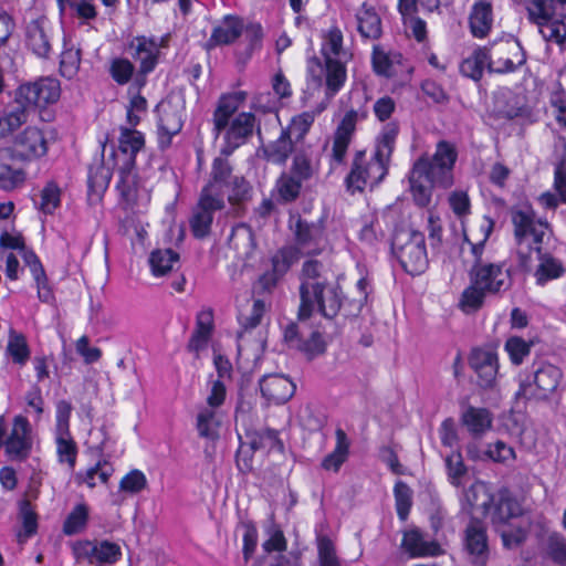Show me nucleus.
<instances>
[{"label": "nucleus", "instance_id": "79ce46f5", "mask_svg": "<svg viewBox=\"0 0 566 566\" xmlns=\"http://www.w3.org/2000/svg\"><path fill=\"white\" fill-rule=\"evenodd\" d=\"M61 96V84L55 77L45 76L38 80V108L55 104Z\"/></svg>", "mask_w": 566, "mask_h": 566}, {"label": "nucleus", "instance_id": "13d9d810", "mask_svg": "<svg viewBox=\"0 0 566 566\" xmlns=\"http://www.w3.org/2000/svg\"><path fill=\"white\" fill-rule=\"evenodd\" d=\"M300 250L293 247H285L279 250L272 258V269L283 276L289 269L298 260Z\"/></svg>", "mask_w": 566, "mask_h": 566}, {"label": "nucleus", "instance_id": "6e6552de", "mask_svg": "<svg viewBox=\"0 0 566 566\" xmlns=\"http://www.w3.org/2000/svg\"><path fill=\"white\" fill-rule=\"evenodd\" d=\"M391 249L401 268L410 275H419L427 270L429 261L422 232L412 229L396 231Z\"/></svg>", "mask_w": 566, "mask_h": 566}, {"label": "nucleus", "instance_id": "de8ad7c7", "mask_svg": "<svg viewBox=\"0 0 566 566\" xmlns=\"http://www.w3.org/2000/svg\"><path fill=\"white\" fill-rule=\"evenodd\" d=\"M322 54L325 60L346 59L347 53L343 50V34L338 28H332L328 31L322 48Z\"/></svg>", "mask_w": 566, "mask_h": 566}, {"label": "nucleus", "instance_id": "49530a36", "mask_svg": "<svg viewBox=\"0 0 566 566\" xmlns=\"http://www.w3.org/2000/svg\"><path fill=\"white\" fill-rule=\"evenodd\" d=\"M219 421L213 408H202L197 416V430L200 437L216 439L218 437Z\"/></svg>", "mask_w": 566, "mask_h": 566}, {"label": "nucleus", "instance_id": "37998d69", "mask_svg": "<svg viewBox=\"0 0 566 566\" xmlns=\"http://www.w3.org/2000/svg\"><path fill=\"white\" fill-rule=\"evenodd\" d=\"M303 182L291 172L282 174L275 186L280 200L284 203L294 201L300 196Z\"/></svg>", "mask_w": 566, "mask_h": 566}, {"label": "nucleus", "instance_id": "a19ab883", "mask_svg": "<svg viewBox=\"0 0 566 566\" xmlns=\"http://www.w3.org/2000/svg\"><path fill=\"white\" fill-rule=\"evenodd\" d=\"M358 31L363 38L376 40L381 35V20L370 9L361 10L357 14Z\"/></svg>", "mask_w": 566, "mask_h": 566}, {"label": "nucleus", "instance_id": "3c124183", "mask_svg": "<svg viewBox=\"0 0 566 566\" xmlns=\"http://www.w3.org/2000/svg\"><path fill=\"white\" fill-rule=\"evenodd\" d=\"M20 518L23 524V531L17 535L20 544L27 542L35 532V513L30 499H23L20 502Z\"/></svg>", "mask_w": 566, "mask_h": 566}, {"label": "nucleus", "instance_id": "7ed1b4c3", "mask_svg": "<svg viewBox=\"0 0 566 566\" xmlns=\"http://www.w3.org/2000/svg\"><path fill=\"white\" fill-rule=\"evenodd\" d=\"M398 132L397 124H387L377 137L374 155L369 159L365 150L355 151L350 171L345 178L348 191L354 193L365 188L373 189L385 179Z\"/></svg>", "mask_w": 566, "mask_h": 566}, {"label": "nucleus", "instance_id": "e433bc0d", "mask_svg": "<svg viewBox=\"0 0 566 566\" xmlns=\"http://www.w3.org/2000/svg\"><path fill=\"white\" fill-rule=\"evenodd\" d=\"M229 244L240 255L249 256L255 247L252 229L244 223L235 226L232 229L231 235L229 238Z\"/></svg>", "mask_w": 566, "mask_h": 566}, {"label": "nucleus", "instance_id": "6e6d98bb", "mask_svg": "<svg viewBox=\"0 0 566 566\" xmlns=\"http://www.w3.org/2000/svg\"><path fill=\"white\" fill-rule=\"evenodd\" d=\"M530 20L539 25V22H545L553 19L554 15V1L553 0H528L526 3Z\"/></svg>", "mask_w": 566, "mask_h": 566}, {"label": "nucleus", "instance_id": "cd10ccee", "mask_svg": "<svg viewBox=\"0 0 566 566\" xmlns=\"http://www.w3.org/2000/svg\"><path fill=\"white\" fill-rule=\"evenodd\" d=\"M266 313V304L264 300H254L252 305L242 310L239 313L238 322L240 329L238 331L239 349L245 342V336L255 329L262 322L264 314Z\"/></svg>", "mask_w": 566, "mask_h": 566}, {"label": "nucleus", "instance_id": "2f4dec72", "mask_svg": "<svg viewBox=\"0 0 566 566\" xmlns=\"http://www.w3.org/2000/svg\"><path fill=\"white\" fill-rule=\"evenodd\" d=\"M492 7L486 1L474 3L470 13L469 23L472 34L475 38H484L492 28Z\"/></svg>", "mask_w": 566, "mask_h": 566}, {"label": "nucleus", "instance_id": "c03bdc74", "mask_svg": "<svg viewBox=\"0 0 566 566\" xmlns=\"http://www.w3.org/2000/svg\"><path fill=\"white\" fill-rule=\"evenodd\" d=\"M539 33L547 42H553L562 49H566V23L563 20L551 19L539 22Z\"/></svg>", "mask_w": 566, "mask_h": 566}, {"label": "nucleus", "instance_id": "bb28decb", "mask_svg": "<svg viewBox=\"0 0 566 566\" xmlns=\"http://www.w3.org/2000/svg\"><path fill=\"white\" fill-rule=\"evenodd\" d=\"M493 502V496L488 491L485 483L475 481L463 492L461 500L462 509L470 514L480 513L485 515Z\"/></svg>", "mask_w": 566, "mask_h": 566}, {"label": "nucleus", "instance_id": "69168bd1", "mask_svg": "<svg viewBox=\"0 0 566 566\" xmlns=\"http://www.w3.org/2000/svg\"><path fill=\"white\" fill-rule=\"evenodd\" d=\"M147 486L146 475L139 470H132L119 482V490L130 494L142 492Z\"/></svg>", "mask_w": 566, "mask_h": 566}, {"label": "nucleus", "instance_id": "aec40b11", "mask_svg": "<svg viewBox=\"0 0 566 566\" xmlns=\"http://www.w3.org/2000/svg\"><path fill=\"white\" fill-rule=\"evenodd\" d=\"M296 248L303 254H319L325 247L323 229L314 223L297 219L294 229Z\"/></svg>", "mask_w": 566, "mask_h": 566}, {"label": "nucleus", "instance_id": "5fc2aeb1", "mask_svg": "<svg viewBox=\"0 0 566 566\" xmlns=\"http://www.w3.org/2000/svg\"><path fill=\"white\" fill-rule=\"evenodd\" d=\"M61 188L54 181H49L41 190L40 210L44 214H52L61 205Z\"/></svg>", "mask_w": 566, "mask_h": 566}, {"label": "nucleus", "instance_id": "4468645a", "mask_svg": "<svg viewBox=\"0 0 566 566\" xmlns=\"http://www.w3.org/2000/svg\"><path fill=\"white\" fill-rule=\"evenodd\" d=\"M526 61L525 53L520 42L506 40L494 45L489 60V72L510 73L522 66Z\"/></svg>", "mask_w": 566, "mask_h": 566}, {"label": "nucleus", "instance_id": "7c9ffc66", "mask_svg": "<svg viewBox=\"0 0 566 566\" xmlns=\"http://www.w3.org/2000/svg\"><path fill=\"white\" fill-rule=\"evenodd\" d=\"M113 473V465L107 460L101 459L93 467L76 472L74 474V482L77 485L85 484L90 489H94L96 486V479H98L101 483L106 484Z\"/></svg>", "mask_w": 566, "mask_h": 566}, {"label": "nucleus", "instance_id": "473e14b6", "mask_svg": "<svg viewBox=\"0 0 566 566\" xmlns=\"http://www.w3.org/2000/svg\"><path fill=\"white\" fill-rule=\"evenodd\" d=\"M293 150V140L290 132L282 129L280 136L263 146L264 158L273 164L284 165Z\"/></svg>", "mask_w": 566, "mask_h": 566}, {"label": "nucleus", "instance_id": "72a5a7b5", "mask_svg": "<svg viewBox=\"0 0 566 566\" xmlns=\"http://www.w3.org/2000/svg\"><path fill=\"white\" fill-rule=\"evenodd\" d=\"M326 106L327 102H321L313 109L305 111L294 116L290 126L284 129L290 132V135L295 138V142L302 140L310 132L315 118L325 111Z\"/></svg>", "mask_w": 566, "mask_h": 566}, {"label": "nucleus", "instance_id": "603ef678", "mask_svg": "<svg viewBox=\"0 0 566 566\" xmlns=\"http://www.w3.org/2000/svg\"><path fill=\"white\" fill-rule=\"evenodd\" d=\"M88 520V509L85 504H77L71 513L67 515L64 525L63 532L66 535H75L81 533Z\"/></svg>", "mask_w": 566, "mask_h": 566}, {"label": "nucleus", "instance_id": "09e8293b", "mask_svg": "<svg viewBox=\"0 0 566 566\" xmlns=\"http://www.w3.org/2000/svg\"><path fill=\"white\" fill-rule=\"evenodd\" d=\"M7 353L13 363L19 365L25 364L30 357V349L25 337L22 334L11 331L7 345Z\"/></svg>", "mask_w": 566, "mask_h": 566}, {"label": "nucleus", "instance_id": "0e129e2a", "mask_svg": "<svg viewBox=\"0 0 566 566\" xmlns=\"http://www.w3.org/2000/svg\"><path fill=\"white\" fill-rule=\"evenodd\" d=\"M385 233L379 224L377 217L369 216L365 218L364 224L359 231V239L367 244H375L382 240Z\"/></svg>", "mask_w": 566, "mask_h": 566}, {"label": "nucleus", "instance_id": "ddd939ff", "mask_svg": "<svg viewBox=\"0 0 566 566\" xmlns=\"http://www.w3.org/2000/svg\"><path fill=\"white\" fill-rule=\"evenodd\" d=\"M312 76L322 85L321 73H325V96L326 101L333 98L344 86L347 77L345 60L328 59L325 60V66L318 60H313L308 67Z\"/></svg>", "mask_w": 566, "mask_h": 566}, {"label": "nucleus", "instance_id": "423d86ee", "mask_svg": "<svg viewBox=\"0 0 566 566\" xmlns=\"http://www.w3.org/2000/svg\"><path fill=\"white\" fill-rule=\"evenodd\" d=\"M511 219L516 244L514 271L531 273L534 254L548 248L552 230L547 221L536 219L531 208L513 209Z\"/></svg>", "mask_w": 566, "mask_h": 566}, {"label": "nucleus", "instance_id": "5701e85b", "mask_svg": "<svg viewBox=\"0 0 566 566\" xmlns=\"http://www.w3.org/2000/svg\"><path fill=\"white\" fill-rule=\"evenodd\" d=\"M465 548L476 564L483 565L489 556L488 536L484 524L479 520H471L465 528Z\"/></svg>", "mask_w": 566, "mask_h": 566}, {"label": "nucleus", "instance_id": "9d476101", "mask_svg": "<svg viewBox=\"0 0 566 566\" xmlns=\"http://www.w3.org/2000/svg\"><path fill=\"white\" fill-rule=\"evenodd\" d=\"M166 46V39L155 36L137 35L132 38L125 45V52L138 63L134 83L130 90L139 92L147 83V75L155 71L160 59V49Z\"/></svg>", "mask_w": 566, "mask_h": 566}, {"label": "nucleus", "instance_id": "dca6fc26", "mask_svg": "<svg viewBox=\"0 0 566 566\" xmlns=\"http://www.w3.org/2000/svg\"><path fill=\"white\" fill-rule=\"evenodd\" d=\"M32 427L23 416H17L7 439H2L7 455L11 460H23L32 450Z\"/></svg>", "mask_w": 566, "mask_h": 566}, {"label": "nucleus", "instance_id": "2eb2a0df", "mask_svg": "<svg viewBox=\"0 0 566 566\" xmlns=\"http://www.w3.org/2000/svg\"><path fill=\"white\" fill-rule=\"evenodd\" d=\"M224 199H214L200 193L189 219V226L193 237L197 239L208 237L211 231L214 212L224 209Z\"/></svg>", "mask_w": 566, "mask_h": 566}, {"label": "nucleus", "instance_id": "0eeeda50", "mask_svg": "<svg viewBox=\"0 0 566 566\" xmlns=\"http://www.w3.org/2000/svg\"><path fill=\"white\" fill-rule=\"evenodd\" d=\"M233 207H239L252 198V186L242 175L234 174L229 156L219 155L211 164L209 178L200 193L211 198L224 199Z\"/></svg>", "mask_w": 566, "mask_h": 566}, {"label": "nucleus", "instance_id": "f704fd0d", "mask_svg": "<svg viewBox=\"0 0 566 566\" xmlns=\"http://www.w3.org/2000/svg\"><path fill=\"white\" fill-rule=\"evenodd\" d=\"M490 53L486 48H479L473 53L464 59L460 64V72L462 75L479 81L485 67L489 69Z\"/></svg>", "mask_w": 566, "mask_h": 566}, {"label": "nucleus", "instance_id": "c9c22d12", "mask_svg": "<svg viewBox=\"0 0 566 566\" xmlns=\"http://www.w3.org/2000/svg\"><path fill=\"white\" fill-rule=\"evenodd\" d=\"M336 446L333 452L327 454L323 462L322 467L325 470L338 471L342 464L346 461L349 452V440L345 431L340 428L336 429Z\"/></svg>", "mask_w": 566, "mask_h": 566}, {"label": "nucleus", "instance_id": "1a4fd4ad", "mask_svg": "<svg viewBox=\"0 0 566 566\" xmlns=\"http://www.w3.org/2000/svg\"><path fill=\"white\" fill-rule=\"evenodd\" d=\"M562 379L563 371L559 367L546 361L533 364L532 374L520 381L516 397L525 400H547L558 391Z\"/></svg>", "mask_w": 566, "mask_h": 566}, {"label": "nucleus", "instance_id": "4d7b16f0", "mask_svg": "<svg viewBox=\"0 0 566 566\" xmlns=\"http://www.w3.org/2000/svg\"><path fill=\"white\" fill-rule=\"evenodd\" d=\"M446 468L450 483L457 488L461 486V479L467 474L468 469L459 451H453L446 457Z\"/></svg>", "mask_w": 566, "mask_h": 566}, {"label": "nucleus", "instance_id": "f03ea898", "mask_svg": "<svg viewBox=\"0 0 566 566\" xmlns=\"http://www.w3.org/2000/svg\"><path fill=\"white\" fill-rule=\"evenodd\" d=\"M458 158L455 147L441 140L431 158L420 157L409 175L410 191L419 207L430 203L434 186L449 188L453 185V167Z\"/></svg>", "mask_w": 566, "mask_h": 566}, {"label": "nucleus", "instance_id": "4be33fe9", "mask_svg": "<svg viewBox=\"0 0 566 566\" xmlns=\"http://www.w3.org/2000/svg\"><path fill=\"white\" fill-rule=\"evenodd\" d=\"M260 390L270 403L280 405L293 397L295 385L283 375L273 374L260 380Z\"/></svg>", "mask_w": 566, "mask_h": 566}, {"label": "nucleus", "instance_id": "864d4df0", "mask_svg": "<svg viewBox=\"0 0 566 566\" xmlns=\"http://www.w3.org/2000/svg\"><path fill=\"white\" fill-rule=\"evenodd\" d=\"M13 149L21 158H30L35 154V127L28 126L13 139Z\"/></svg>", "mask_w": 566, "mask_h": 566}, {"label": "nucleus", "instance_id": "338daca9", "mask_svg": "<svg viewBox=\"0 0 566 566\" xmlns=\"http://www.w3.org/2000/svg\"><path fill=\"white\" fill-rule=\"evenodd\" d=\"M317 549L321 566H340L335 545L328 537L322 536L318 538Z\"/></svg>", "mask_w": 566, "mask_h": 566}, {"label": "nucleus", "instance_id": "4c0bfd02", "mask_svg": "<svg viewBox=\"0 0 566 566\" xmlns=\"http://www.w3.org/2000/svg\"><path fill=\"white\" fill-rule=\"evenodd\" d=\"M178 262L179 254L171 249H157L149 256V264L155 276L167 274Z\"/></svg>", "mask_w": 566, "mask_h": 566}, {"label": "nucleus", "instance_id": "774afa93", "mask_svg": "<svg viewBox=\"0 0 566 566\" xmlns=\"http://www.w3.org/2000/svg\"><path fill=\"white\" fill-rule=\"evenodd\" d=\"M485 458L494 462L505 463L515 459V451L503 441L490 443L484 451Z\"/></svg>", "mask_w": 566, "mask_h": 566}, {"label": "nucleus", "instance_id": "c756f323", "mask_svg": "<svg viewBox=\"0 0 566 566\" xmlns=\"http://www.w3.org/2000/svg\"><path fill=\"white\" fill-rule=\"evenodd\" d=\"M461 422L472 437L480 438L491 429L493 418L488 409L469 406L461 415Z\"/></svg>", "mask_w": 566, "mask_h": 566}, {"label": "nucleus", "instance_id": "20e7f679", "mask_svg": "<svg viewBox=\"0 0 566 566\" xmlns=\"http://www.w3.org/2000/svg\"><path fill=\"white\" fill-rule=\"evenodd\" d=\"M248 93L235 91L220 96L212 115L213 133L219 136L222 132L223 144L221 155L231 156L235 149L244 145L253 135L256 118L253 113L242 112L233 117L245 102Z\"/></svg>", "mask_w": 566, "mask_h": 566}, {"label": "nucleus", "instance_id": "bf43d9fd", "mask_svg": "<svg viewBox=\"0 0 566 566\" xmlns=\"http://www.w3.org/2000/svg\"><path fill=\"white\" fill-rule=\"evenodd\" d=\"M546 555L557 564H566V538L559 533H551L545 542Z\"/></svg>", "mask_w": 566, "mask_h": 566}, {"label": "nucleus", "instance_id": "680f3d73", "mask_svg": "<svg viewBox=\"0 0 566 566\" xmlns=\"http://www.w3.org/2000/svg\"><path fill=\"white\" fill-rule=\"evenodd\" d=\"M530 525L531 518L527 516L523 525L501 531L503 545L510 549L521 546L527 538Z\"/></svg>", "mask_w": 566, "mask_h": 566}, {"label": "nucleus", "instance_id": "f257e3e1", "mask_svg": "<svg viewBox=\"0 0 566 566\" xmlns=\"http://www.w3.org/2000/svg\"><path fill=\"white\" fill-rule=\"evenodd\" d=\"M300 306L297 317L301 324L291 323L284 329V340L312 359L326 350L323 334L304 321L317 311L326 318H334L342 307V290L331 281L328 271L317 260L303 263L300 274Z\"/></svg>", "mask_w": 566, "mask_h": 566}, {"label": "nucleus", "instance_id": "393cba45", "mask_svg": "<svg viewBox=\"0 0 566 566\" xmlns=\"http://www.w3.org/2000/svg\"><path fill=\"white\" fill-rule=\"evenodd\" d=\"M494 509L491 515L494 525H506L511 520L524 517L526 512L522 504L511 495L507 490H501L496 497H493Z\"/></svg>", "mask_w": 566, "mask_h": 566}, {"label": "nucleus", "instance_id": "e2e57ef3", "mask_svg": "<svg viewBox=\"0 0 566 566\" xmlns=\"http://www.w3.org/2000/svg\"><path fill=\"white\" fill-rule=\"evenodd\" d=\"M395 500H396V510L400 520H407L410 507H411V490L410 488L399 481L396 483L394 489Z\"/></svg>", "mask_w": 566, "mask_h": 566}, {"label": "nucleus", "instance_id": "a18cd8bd", "mask_svg": "<svg viewBox=\"0 0 566 566\" xmlns=\"http://www.w3.org/2000/svg\"><path fill=\"white\" fill-rule=\"evenodd\" d=\"M109 75L118 85H126L130 81L134 83L135 65L126 57H115L109 63Z\"/></svg>", "mask_w": 566, "mask_h": 566}, {"label": "nucleus", "instance_id": "412c9836", "mask_svg": "<svg viewBox=\"0 0 566 566\" xmlns=\"http://www.w3.org/2000/svg\"><path fill=\"white\" fill-rule=\"evenodd\" d=\"M243 33V20L238 15L228 14L212 29L206 42L207 50L234 43Z\"/></svg>", "mask_w": 566, "mask_h": 566}, {"label": "nucleus", "instance_id": "f8f14e48", "mask_svg": "<svg viewBox=\"0 0 566 566\" xmlns=\"http://www.w3.org/2000/svg\"><path fill=\"white\" fill-rule=\"evenodd\" d=\"M358 118V112L349 109L335 128L329 154V161L333 168L345 165L347 150L355 135Z\"/></svg>", "mask_w": 566, "mask_h": 566}, {"label": "nucleus", "instance_id": "a211bd4d", "mask_svg": "<svg viewBox=\"0 0 566 566\" xmlns=\"http://www.w3.org/2000/svg\"><path fill=\"white\" fill-rule=\"evenodd\" d=\"M120 135L118 138V149L122 155V163L115 161V166H118L122 179L126 174H129L135 166L136 155L140 151L145 145L144 135L129 127H120Z\"/></svg>", "mask_w": 566, "mask_h": 566}, {"label": "nucleus", "instance_id": "052dcab7", "mask_svg": "<svg viewBox=\"0 0 566 566\" xmlns=\"http://www.w3.org/2000/svg\"><path fill=\"white\" fill-rule=\"evenodd\" d=\"M25 175L20 169H12L6 161L0 149V187L10 190L24 181Z\"/></svg>", "mask_w": 566, "mask_h": 566}, {"label": "nucleus", "instance_id": "6ab92c4d", "mask_svg": "<svg viewBox=\"0 0 566 566\" xmlns=\"http://www.w3.org/2000/svg\"><path fill=\"white\" fill-rule=\"evenodd\" d=\"M470 366L478 375V384L481 388L490 389L496 384L499 373L497 354L493 350L476 348L470 356Z\"/></svg>", "mask_w": 566, "mask_h": 566}, {"label": "nucleus", "instance_id": "a878e982", "mask_svg": "<svg viewBox=\"0 0 566 566\" xmlns=\"http://www.w3.org/2000/svg\"><path fill=\"white\" fill-rule=\"evenodd\" d=\"M401 547L410 557L437 556L441 554L440 545L434 541L426 539L419 528H411L403 533Z\"/></svg>", "mask_w": 566, "mask_h": 566}, {"label": "nucleus", "instance_id": "c85d7f7f", "mask_svg": "<svg viewBox=\"0 0 566 566\" xmlns=\"http://www.w3.org/2000/svg\"><path fill=\"white\" fill-rule=\"evenodd\" d=\"M537 260L538 264L533 268V275L538 285H545L548 281L558 279L564 273V268L560 261L553 258L547 249L543 253H535L534 261Z\"/></svg>", "mask_w": 566, "mask_h": 566}, {"label": "nucleus", "instance_id": "ea45409f", "mask_svg": "<svg viewBox=\"0 0 566 566\" xmlns=\"http://www.w3.org/2000/svg\"><path fill=\"white\" fill-rule=\"evenodd\" d=\"M56 453L60 463H66L70 470H74L77 458V446L70 431L56 432Z\"/></svg>", "mask_w": 566, "mask_h": 566}, {"label": "nucleus", "instance_id": "39448f33", "mask_svg": "<svg viewBox=\"0 0 566 566\" xmlns=\"http://www.w3.org/2000/svg\"><path fill=\"white\" fill-rule=\"evenodd\" d=\"M512 270L504 262L478 260L469 271L470 284L463 290L459 306L467 313H475L485 302L486 296H497L512 286Z\"/></svg>", "mask_w": 566, "mask_h": 566}, {"label": "nucleus", "instance_id": "58836bf2", "mask_svg": "<svg viewBox=\"0 0 566 566\" xmlns=\"http://www.w3.org/2000/svg\"><path fill=\"white\" fill-rule=\"evenodd\" d=\"M317 171V165L312 158V151L310 149H300L295 153L291 166V174L306 181L311 179Z\"/></svg>", "mask_w": 566, "mask_h": 566}, {"label": "nucleus", "instance_id": "f3484780", "mask_svg": "<svg viewBox=\"0 0 566 566\" xmlns=\"http://www.w3.org/2000/svg\"><path fill=\"white\" fill-rule=\"evenodd\" d=\"M158 144L161 149L171 145V139L184 126V108L170 102L158 105Z\"/></svg>", "mask_w": 566, "mask_h": 566}, {"label": "nucleus", "instance_id": "8fccbe9b", "mask_svg": "<svg viewBox=\"0 0 566 566\" xmlns=\"http://www.w3.org/2000/svg\"><path fill=\"white\" fill-rule=\"evenodd\" d=\"M532 345V340L527 342L522 337L511 336L506 339L504 349L509 354L512 364L518 366L530 355Z\"/></svg>", "mask_w": 566, "mask_h": 566}, {"label": "nucleus", "instance_id": "b1692460", "mask_svg": "<svg viewBox=\"0 0 566 566\" xmlns=\"http://www.w3.org/2000/svg\"><path fill=\"white\" fill-rule=\"evenodd\" d=\"M82 554L91 564H115L122 558V548L109 541H86L81 544Z\"/></svg>", "mask_w": 566, "mask_h": 566}, {"label": "nucleus", "instance_id": "9b49d317", "mask_svg": "<svg viewBox=\"0 0 566 566\" xmlns=\"http://www.w3.org/2000/svg\"><path fill=\"white\" fill-rule=\"evenodd\" d=\"M35 104V84L19 86L15 92L14 107L0 116V140L9 137L28 119V113Z\"/></svg>", "mask_w": 566, "mask_h": 566}]
</instances>
